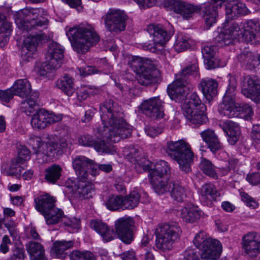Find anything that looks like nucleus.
<instances>
[{"label": "nucleus", "instance_id": "f257e3e1", "mask_svg": "<svg viewBox=\"0 0 260 260\" xmlns=\"http://www.w3.org/2000/svg\"><path fill=\"white\" fill-rule=\"evenodd\" d=\"M40 12L41 10L38 8H26L18 12L17 14L24 30L29 31L36 29L39 31L38 33L30 35L23 40L21 56L24 61H28L32 58L40 43L48 39V37L39 29L48 24L46 18L39 17Z\"/></svg>", "mask_w": 260, "mask_h": 260}, {"label": "nucleus", "instance_id": "f03ea898", "mask_svg": "<svg viewBox=\"0 0 260 260\" xmlns=\"http://www.w3.org/2000/svg\"><path fill=\"white\" fill-rule=\"evenodd\" d=\"M100 111L104 129L97 128L99 136L116 143L131 135L132 126L123 119L117 105L112 100H109L101 104Z\"/></svg>", "mask_w": 260, "mask_h": 260}, {"label": "nucleus", "instance_id": "7ed1b4c3", "mask_svg": "<svg viewBox=\"0 0 260 260\" xmlns=\"http://www.w3.org/2000/svg\"><path fill=\"white\" fill-rule=\"evenodd\" d=\"M236 81L233 78L229 80V85L220 105L219 111L221 114L230 118L240 117L246 120L251 118L253 112L247 104H239L235 102Z\"/></svg>", "mask_w": 260, "mask_h": 260}, {"label": "nucleus", "instance_id": "20e7f679", "mask_svg": "<svg viewBox=\"0 0 260 260\" xmlns=\"http://www.w3.org/2000/svg\"><path fill=\"white\" fill-rule=\"evenodd\" d=\"M66 34L74 50L79 53L86 52L100 40L99 35L91 26L70 28Z\"/></svg>", "mask_w": 260, "mask_h": 260}, {"label": "nucleus", "instance_id": "39448f33", "mask_svg": "<svg viewBox=\"0 0 260 260\" xmlns=\"http://www.w3.org/2000/svg\"><path fill=\"white\" fill-rule=\"evenodd\" d=\"M165 151L168 156L177 162L182 171L187 173L191 171L194 153L188 143L183 140L168 141Z\"/></svg>", "mask_w": 260, "mask_h": 260}, {"label": "nucleus", "instance_id": "423d86ee", "mask_svg": "<svg viewBox=\"0 0 260 260\" xmlns=\"http://www.w3.org/2000/svg\"><path fill=\"white\" fill-rule=\"evenodd\" d=\"M188 75L199 77V68L197 63H193L183 69L176 76L175 80L168 87V94L172 100L176 102L184 101L188 92L190 87L188 85Z\"/></svg>", "mask_w": 260, "mask_h": 260}, {"label": "nucleus", "instance_id": "0eeeda50", "mask_svg": "<svg viewBox=\"0 0 260 260\" xmlns=\"http://www.w3.org/2000/svg\"><path fill=\"white\" fill-rule=\"evenodd\" d=\"M58 131L60 137L58 143L52 141L44 143L39 137L34 136L31 138L29 143L32 145L36 154L50 156L54 152L59 153L62 149L66 148L69 142L71 129L66 125H61L58 127Z\"/></svg>", "mask_w": 260, "mask_h": 260}, {"label": "nucleus", "instance_id": "6e6552de", "mask_svg": "<svg viewBox=\"0 0 260 260\" xmlns=\"http://www.w3.org/2000/svg\"><path fill=\"white\" fill-rule=\"evenodd\" d=\"M166 6L171 7L174 11L180 14L184 19H188L196 13L199 12L203 9V16L205 19L208 29L211 26V3H206L203 7L194 6L179 0H169L165 3Z\"/></svg>", "mask_w": 260, "mask_h": 260}, {"label": "nucleus", "instance_id": "1a4fd4ad", "mask_svg": "<svg viewBox=\"0 0 260 260\" xmlns=\"http://www.w3.org/2000/svg\"><path fill=\"white\" fill-rule=\"evenodd\" d=\"M181 231L176 222L165 223L156 229L155 245L162 251L171 249L174 242L179 239Z\"/></svg>", "mask_w": 260, "mask_h": 260}, {"label": "nucleus", "instance_id": "9d476101", "mask_svg": "<svg viewBox=\"0 0 260 260\" xmlns=\"http://www.w3.org/2000/svg\"><path fill=\"white\" fill-rule=\"evenodd\" d=\"M63 48L56 42H52L48 46L47 60L42 65L39 73L41 76H45L48 73L61 67L63 58Z\"/></svg>", "mask_w": 260, "mask_h": 260}, {"label": "nucleus", "instance_id": "9b49d317", "mask_svg": "<svg viewBox=\"0 0 260 260\" xmlns=\"http://www.w3.org/2000/svg\"><path fill=\"white\" fill-rule=\"evenodd\" d=\"M241 93L255 103L260 101V79L257 76H246L242 81Z\"/></svg>", "mask_w": 260, "mask_h": 260}, {"label": "nucleus", "instance_id": "f8f14e48", "mask_svg": "<svg viewBox=\"0 0 260 260\" xmlns=\"http://www.w3.org/2000/svg\"><path fill=\"white\" fill-rule=\"evenodd\" d=\"M125 15L119 10H110L103 17L108 30L110 31H121L125 28Z\"/></svg>", "mask_w": 260, "mask_h": 260}, {"label": "nucleus", "instance_id": "ddd939ff", "mask_svg": "<svg viewBox=\"0 0 260 260\" xmlns=\"http://www.w3.org/2000/svg\"><path fill=\"white\" fill-rule=\"evenodd\" d=\"M164 104L158 96L145 100L140 106L141 110L147 117L153 119L164 117Z\"/></svg>", "mask_w": 260, "mask_h": 260}, {"label": "nucleus", "instance_id": "4468645a", "mask_svg": "<svg viewBox=\"0 0 260 260\" xmlns=\"http://www.w3.org/2000/svg\"><path fill=\"white\" fill-rule=\"evenodd\" d=\"M115 230L119 238L126 244H130L133 240L132 228L134 221L132 218L123 217L115 221Z\"/></svg>", "mask_w": 260, "mask_h": 260}, {"label": "nucleus", "instance_id": "2eb2a0df", "mask_svg": "<svg viewBox=\"0 0 260 260\" xmlns=\"http://www.w3.org/2000/svg\"><path fill=\"white\" fill-rule=\"evenodd\" d=\"M61 119L60 115H56L44 110H40L33 115L30 123L33 128L40 129L45 128L48 124L59 121Z\"/></svg>", "mask_w": 260, "mask_h": 260}, {"label": "nucleus", "instance_id": "dca6fc26", "mask_svg": "<svg viewBox=\"0 0 260 260\" xmlns=\"http://www.w3.org/2000/svg\"><path fill=\"white\" fill-rule=\"evenodd\" d=\"M193 243L200 251L202 259H211V237L209 234L200 231L196 235Z\"/></svg>", "mask_w": 260, "mask_h": 260}, {"label": "nucleus", "instance_id": "f3484780", "mask_svg": "<svg viewBox=\"0 0 260 260\" xmlns=\"http://www.w3.org/2000/svg\"><path fill=\"white\" fill-rule=\"evenodd\" d=\"M243 31L242 27L241 28L238 23L232 22L228 29L218 28V30L214 32V39L217 43L231 39H238L242 41Z\"/></svg>", "mask_w": 260, "mask_h": 260}, {"label": "nucleus", "instance_id": "a211bd4d", "mask_svg": "<svg viewBox=\"0 0 260 260\" xmlns=\"http://www.w3.org/2000/svg\"><path fill=\"white\" fill-rule=\"evenodd\" d=\"M93 161L84 156H77L73 159V167L79 179H87L91 173Z\"/></svg>", "mask_w": 260, "mask_h": 260}, {"label": "nucleus", "instance_id": "6ab92c4d", "mask_svg": "<svg viewBox=\"0 0 260 260\" xmlns=\"http://www.w3.org/2000/svg\"><path fill=\"white\" fill-rule=\"evenodd\" d=\"M158 62L154 66L145 68L137 74V80L140 84L148 86L156 82L160 76V71L158 69Z\"/></svg>", "mask_w": 260, "mask_h": 260}, {"label": "nucleus", "instance_id": "aec40b11", "mask_svg": "<svg viewBox=\"0 0 260 260\" xmlns=\"http://www.w3.org/2000/svg\"><path fill=\"white\" fill-rule=\"evenodd\" d=\"M249 10L245 5L239 0H233L225 5L226 21L239 16L247 15Z\"/></svg>", "mask_w": 260, "mask_h": 260}, {"label": "nucleus", "instance_id": "412c9836", "mask_svg": "<svg viewBox=\"0 0 260 260\" xmlns=\"http://www.w3.org/2000/svg\"><path fill=\"white\" fill-rule=\"evenodd\" d=\"M147 30L153 37V41L162 47L171 38V34L168 33L161 24H150L148 26Z\"/></svg>", "mask_w": 260, "mask_h": 260}, {"label": "nucleus", "instance_id": "4be33fe9", "mask_svg": "<svg viewBox=\"0 0 260 260\" xmlns=\"http://www.w3.org/2000/svg\"><path fill=\"white\" fill-rule=\"evenodd\" d=\"M255 238L254 233H249L242 239V248L245 254L250 257L256 256L260 252V242Z\"/></svg>", "mask_w": 260, "mask_h": 260}, {"label": "nucleus", "instance_id": "5701e85b", "mask_svg": "<svg viewBox=\"0 0 260 260\" xmlns=\"http://www.w3.org/2000/svg\"><path fill=\"white\" fill-rule=\"evenodd\" d=\"M144 162L145 164L142 166V169L145 171H149L150 178H153V176L158 178H163L170 170L168 162L165 160H159L156 162L153 166H150L148 161H145Z\"/></svg>", "mask_w": 260, "mask_h": 260}, {"label": "nucleus", "instance_id": "b1692460", "mask_svg": "<svg viewBox=\"0 0 260 260\" xmlns=\"http://www.w3.org/2000/svg\"><path fill=\"white\" fill-rule=\"evenodd\" d=\"M56 200L49 194H41L35 199V208L43 215L55 206Z\"/></svg>", "mask_w": 260, "mask_h": 260}, {"label": "nucleus", "instance_id": "393cba45", "mask_svg": "<svg viewBox=\"0 0 260 260\" xmlns=\"http://www.w3.org/2000/svg\"><path fill=\"white\" fill-rule=\"evenodd\" d=\"M260 24L254 20H249L243 25V30L242 41L247 43H254L255 42V31L259 29Z\"/></svg>", "mask_w": 260, "mask_h": 260}, {"label": "nucleus", "instance_id": "a878e982", "mask_svg": "<svg viewBox=\"0 0 260 260\" xmlns=\"http://www.w3.org/2000/svg\"><path fill=\"white\" fill-rule=\"evenodd\" d=\"M222 128L228 136V142L231 145H234L238 140L240 135L239 125L231 120H226L223 122Z\"/></svg>", "mask_w": 260, "mask_h": 260}, {"label": "nucleus", "instance_id": "bb28decb", "mask_svg": "<svg viewBox=\"0 0 260 260\" xmlns=\"http://www.w3.org/2000/svg\"><path fill=\"white\" fill-rule=\"evenodd\" d=\"M205 109H197L190 110L189 108L185 107L183 114L186 118L194 125H200L205 123L207 121L206 115L204 113Z\"/></svg>", "mask_w": 260, "mask_h": 260}, {"label": "nucleus", "instance_id": "cd10ccee", "mask_svg": "<svg viewBox=\"0 0 260 260\" xmlns=\"http://www.w3.org/2000/svg\"><path fill=\"white\" fill-rule=\"evenodd\" d=\"M201 216V211L197 206L188 204L182 208L181 217L184 221L188 223H194L199 220Z\"/></svg>", "mask_w": 260, "mask_h": 260}, {"label": "nucleus", "instance_id": "c85d7f7f", "mask_svg": "<svg viewBox=\"0 0 260 260\" xmlns=\"http://www.w3.org/2000/svg\"><path fill=\"white\" fill-rule=\"evenodd\" d=\"M90 226L101 235L105 242H109L114 239L115 234L113 230L102 221L92 220L90 222Z\"/></svg>", "mask_w": 260, "mask_h": 260}, {"label": "nucleus", "instance_id": "c756f323", "mask_svg": "<svg viewBox=\"0 0 260 260\" xmlns=\"http://www.w3.org/2000/svg\"><path fill=\"white\" fill-rule=\"evenodd\" d=\"M14 94L21 98L28 97L31 93V86L27 79H18L12 86Z\"/></svg>", "mask_w": 260, "mask_h": 260}, {"label": "nucleus", "instance_id": "7c9ffc66", "mask_svg": "<svg viewBox=\"0 0 260 260\" xmlns=\"http://www.w3.org/2000/svg\"><path fill=\"white\" fill-rule=\"evenodd\" d=\"M169 192L172 198L177 202H183L186 198V190L178 181L170 182Z\"/></svg>", "mask_w": 260, "mask_h": 260}, {"label": "nucleus", "instance_id": "2f4dec72", "mask_svg": "<svg viewBox=\"0 0 260 260\" xmlns=\"http://www.w3.org/2000/svg\"><path fill=\"white\" fill-rule=\"evenodd\" d=\"M27 251L34 260H47L43 246L39 243L30 241L26 245Z\"/></svg>", "mask_w": 260, "mask_h": 260}, {"label": "nucleus", "instance_id": "473e14b6", "mask_svg": "<svg viewBox=\"0 0 260 260\" xmlns=\"http://www.w3.org/2000/svg\"><path fill=\"white\" fill-rule=\"evenodd\" d=\"M85 179H80L76 188V191L81 198L88 199L91 198L94 194V185Z\"/></svg>", "mask_w": 260, "mask_h": 260}, {"label": "nucleus", "instance_id": "72a5a7b5", "mask_svg": "<svg viewBox=\"0 0 260 260\" xmlns=\"http://www.w3.org/2000/svg\"><path fill=\"white\" fill-rule=\"evenodd\" d=\"M74 244V241L72 240L66 241H56L53 243L52 248V254L58 258H61L65 256L66 251L72 248Z\"/></svg>", "mask_w": 260, "mask_h": 260}, {"label": "nucleus", "instance_id": "f704fd0d", "mask_svg": "<svg viewBox=\"0 0 260 260\" xmlns=\"http://www.w3.org/2000/svg\"><path fill=\"white\" fill-rule=\"evenodd\" d=\"M46 223L48 225L56 224L66 218L63 211L59 208L53 207L52 209L43 215Z\"/></svg>", "mask_w": 260, "mask_h": 260}, {"label": "nucleus", "instance_id": "c9c22d12", "mask_svg": "<svg viewBox=\"0 0 260 260\" xmlns=\"http://www.w3.org/2000/svg\"><path fill=\"white\" fill-rule=\"evenodd\" d=\"M27 98L26 100L21 102L20 109L22 112L29 115L37 110V102L39 98V93L33 92Z\"/></svg>", "mask_w": 260, "mask_h": 260}, {"label": "nucleus", "instance_id": "e433bc0d", "mask_svg": "<svg viewBox=\"0 0 260 260\" xmlns=\"http://www.w3.org/2000/svg\"><path fill=\"white\" fill-rule=\"evenodd\" d=\"M157 63L156 60H152L148 58L144 59L139 56H135L130 60L129 65L132 70L136 74L145 68H149L150 66H154Z\"/></svg>", "mask_w": 260, "mask_h": 260}, {"label": "nucleus", "instance_id": "4c0bfd02", "mask_svg": "<svg viewBox=\"0 0 260 260\" xmlns=\"http://www.w3.org/2000/svg\"><path fill=\"white\" fill-rule=\"evenodd\" d=\"M55 85L68 96H71L75 91L73 79L68 75L56 81Z\"/></svg>", "mask_w": 260, "mask_h": 260}, {"label": "nucleus", "instance_id": "58836bf2", "mask_svg": "<svg viewBox=\"0 0 260 260\" xmlns=\"http://www.w3.org/2000/svg\"><path fill=\"white\" fill-rule=\"evenodd\" d=\"M62 170L59 165H52L45 170V179L50 183H55L60 179Z\"/></svg>", "mask_w": 260, "mask_h": 260}, {"label": "nucleus", "instance_id": "ea45409f", "mask_svg": "<svg viewBox=\"0 0 260 260\" xmlns=\"http://www.w3.org/2000/svg\"><path fill=\"white\" fill-rule=\"evenodd\" d=\"M150 179L153 189L158 194H162L167 191H169L170 182L168 183L163 178L159 177L158 178L153 176V178H150Z\"/></svg>", "mask_w": 260, "mask_h": 260}, {"label": "nucleus", "instance_id": "a19ab883", "mask_svg": "<svg viewBox=\"0 0 260 260\" xmlns=\"http://www.w3.org/2000/svg\"><path fill=\"white\" fill-rule=\"evenodd\" d=\"M20 164L22 163L19 161L18 159L14 158L11 160L9 165L2 166V172L7 176L20 174L22 170Z\"/></svg>", "mask_w": 260, "mask_h": 260}, {"label": "nucleus", "instance_id": "79ce46f5", "mask_svg": "<svg viewBox=\"0 0 260 260\" xmlns=\"http://www.w3.org/2000/svg\"><path fill=\"white\" fill-rule=\"evenodd\" d=\"M140 195L136 190H134L130 193L123 197V210L132 209L136 207L140 201Z\"/></svg>", "mask_w": 260, "mask_h": 260}, {"label": "nucleus", "instance_id": "37998d69", "mask_svg": "<svg viewBox=\"0 0 260 260\" xmlns=\"http://www.w3.org/2000/svg\"><path fill=\"white\" fill-rule=\"evenodd\" d=\"M123 197L118 195H112L109 197L105 202V205L110 210L116 211L119 209L123 210Z\"/></svg>", "mask_w": 260, "mask_h": 260}, {"label": "nucleus", "instance_id": "c03bdc74", "mask_svg": "<svg viewBox=\"0 0 260 260\" xmlns=\"http://www.w3.org/2000/svg\"><path fill=\"white\" fill-rule=\"evenodd\" d=\"M93 146L95 150L99 153L113 154L116 152V149L114 146L109 143H106L104 140L100 139L95 140V144H94Z\"/></svg>", "mask_w": 260, "mask_h": 260}, {"label": "nucleus", "instance_id": "a18cd8bd", "mask_svg": "<svg viewBox=\"0 0 260 260\" xmlns=\"http://www.w3.org/2000/svg\"><path fill=\"white\" fill-rule=\"evenodd\" d=\"M185 107L189 108L190 110H197L202 108L205 109L204 105L202 104L201 101L196 93H192L190 96L189 101L183 105L182 107L183 111H184Z\"/></svg>", "mask_w": 260, "mask_h": 260}, {"label": "nucleus", "instance_id": "49530a36", "mask_svg": "<svg viewBox=\"0 0 260 260\" xmlns=\"http://www.w3.org/2000/svg\"><path fill=\"white\" fill-rule=\"evenodd\" d=\"M139 151L136 148H132L129 153L127 154V158L129 161L135 165V168L138 172H141L142 166L145 164V159L139 160L137 158L139 157Z\"/></svg>", "mask_w": 260, "mask_h": 260}, {"label": "nucleus", "instance_id": "de8ad7c7", "mask_svg": "<svg viewBox=\"0 0 260 260\" xmlns=\"http://www.w3.org/2000/svg\"><path fill=\"white\" fill-rule=\"evenodd\" d=\"M70 260H94V254L88 251H81L78 250L72 251L69 254Z\"/></svg>", "mask_w": 260, "mask_h": 260}, {"label": "nucleus", "instance_id": "09e8293b", "mask_svg": "<svg viewBox=\"0 0 260 260\" xmlns=\"http://www.w3.org/2000/svg\"><path fill=\"white\" fill-rule=\"evenodd\" d=\"M202 53L206 69L210 70L211 69V44L210 43L203 45Z\"/></svg>", "mask_w": 260, "mask_h": 260}, {"label": "nucleus", "instance_id": "8fccbe9b", "mask_svg": "<svg viewBox=\"0 0 260 260\" xmlns=\"http://www.w3.org/2000/svg\"><path fill=\"white\" fill-rule=\"evenodd\" d=\"M199 87L204 96L210 103L211 100V80L210 79H203Z\"/></svg>", "mask_w": 260, "mask_h": 260}, {"label": "nucleus", "instance_id": "3c124183", "mask_svg": "<svg viewBox=\"0 0 260 260\" xmlns=\"http://www.w3.org/2000/svg\"><path fill=\"white\" fill-rule=\"evenodd\" d=\"M190 44L187 37L179 35L174 44V49L178 52L184 51L189 48Z\"/></svg>", "mask_w": 260, "mask_h": 260}, {"label": "nucleus", "instance_id": "603ef678", "mask_svg": "<svg viewBox=\"0 0 260 260\" xmlns=\"http://www.w3.org/2000/svg\"><path fill=\"white\" fill-rule=\"evenodd\" d=\"M225 0H212V24L219 19V13Z\"/></svg>", "mask_w": 260, "mask_h": 260}, {"label": "nucleus", "instance_id": "864d4df0", "mask_svg": "<svg viewBox=\"0 0 260 260\" xmlns=\"http://www.w3.org/2000/svg\"><path fill=\"white\" fill-rule=\"evenodd\" d=\"M112 167L110 164L99 165L93 161V164L91 165V175L95 176L99 174V170H101L104 172L108 173L112 171Z\"/></svg>", "mask_w": 260, "mask_h": 260}, {"label": "nucleus", "instance_id": "5fc2aeb1", "mask_svg": "<svg viewBox=\"0 0 260 260\" xmlns=\"http://www.w3.org/2000/svg\"><path fill=\"white\" fill-rule=\"evenodd\" d=\"M222 252V245L217 239H212V260L218 259Z\"/></svg>", "mask_w": 260, "mask_h": 260}, {"label": "nucleus", "instance_id": "6e6d98bb", "mask_svg": "<svg viewBox=\"0 0 260 260\" xmlns=\"http://www.w3.org/2000/svg\"><path fill=\"white\" fill-rule=\"evenodd\" d=\"M5 16L0 13V34L3 36L9 35L11 31V24L5 20Z\"/></svg>", "mask_w": 260, "mask_h": 260}, {"label": "nucleus", "instance_id": "4d7b16f0", "mask_svg": "<svg viewBox=\"0 0 260 260\" xmlns=\"http://www.w3.org/2000/svg\"><path fill=\"white\" fill-rule=\"evenodd\" d=\"M140 257L141 260H155L154 252V248L153 247H147L141 250Z\"/></svg>", "mask_w": 260, "mask_h": 260}, {"label": "nucleus", "instance_id": "13d9d810", "mask_svg": "<svg viewBox=\"0 0 260 260\" xmlns=\"http://www.w3.org/2000/svg\"><path fill=\"white\" fill-rule=\"evenodd\" d=\"M201 196L202 200L208 203L211 201V185L210 183H206L203 185L201 188Z\"/></svg>", "mask_w": 260, "mask_h": 260}, {"label": "nucleus", "instance_id": "bf43d9fd", "mask_svg": "<svg viewBox=\"0 0 260 260\" xmlns=\"http://www.w3.org/2000/svg\"><path fill=\"white\" fill-rule=\"evenodd\" d=\"M30 158V152L29 150L25 147L22 146L19 149L18 157L16 159H18V160L23 163V162L29 160Z\"/></svg>", "mask_w": 260, "mask_h": 260}, {"label": "nucleus", "instance_id": "052dcab7", "mask_svg": "<svg viewBox=\"0 0 260 260\" xmlns=\"http://www.w3.org/2000/svg\"><path fill=\"white\" fill-rule=\"evenodd\" d=\"M257 166L258 169L260 170V162L257 164ZM246 179L253 185L260 184V172H255L248 175Z\"/></svg>", "mask_w": 260, "mask_h": 260}, {"label": "nucleus", "instance_id": "680f3d73", "mask_svg": "<svg viewBox=\"0 0 260 260\" xmlns=\"http://www.w3.org/2000/svg\"><path fill=\"white\" fill-rule=\"evenodd\" d=\"M95 141L92 137L88 135L81 136L78 139L79 144L84 146H93Z\"/></svg>", "mask_w": 260, "mask_h": 260}, {"label": "nucleus", "instance_id": "e2e57ef3", "mask_svg": "<svg viewBox=\"0 0 260 260\" xmlns=\"http://www.w3.org/2000/svg\"><path fill=\"white\" fill-rule=\"evenodd\" d=\"M163 128L161 126H147L145 128V131L147 135L151 137H155L161 134L162 132Z\"/></svg>", "mask_w": 260, "mask_h": 260}, {"label": "nucleus", "instance_id": "0e129e2a", "mask_svg": "<svg viewBox=\"0 0 260 260\" xmlns=\"http://www.w3.org/2000/svg\"><path fill=\"white\" fill-rule=\"evenodd\" d=\"M14 92L11 88L6 90H0V100L2 102H9L13 97Z\"/></svg>", "mask_w": 260, "mask_h": 260}, {"label": "nucleus", "instance_id": "69168bd1", "mask_svg": "<svg viewBox=\"0 0 260 260\" xmlns=\"http://www.w3.org/2000/svg\"><path fill=\"white\" fill-rule=\"evenodd\" d=\"M182 260H200L196 252L192 249H187L182 253Z\"/></svg>", "mask_w": 260, "mask_h": 260}, {"label": "nucleus", "instance_id": "338daca9", "mask_svg": "<svg viewBox=\"0 0 260 260\" xmlns=\"http://www.w3.org/2000/svg\"><path fill=\"white\" fill-rule=\"evenodd\" d=\"M200 167L203 172L206 175H211V163L210 160L204 158L202 159Z\"/></svg>", "mask_w": 260, "mask_h": 260}, {"label": "nucleus", "instance_id": "774afa93", "mask_svg": "<svg viewBox=\"0 0 260 260\" xmlns=\"http://www.w3.org/2000/svg\"><path fill=\"white\" fill-rule=\"evenodd\" d=\"M242 200L246 203L247 206L255 208L257 204L254 199L245 192L241 193Z\"/></svg>", "mask_w": 260, "mask_h": 260}]
</instances>
